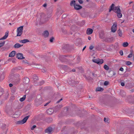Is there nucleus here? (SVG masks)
I'll list each match as a JSON object with an SVG mask.
<instances>
[{
  "label": "nucleus",
  "instance_id": "obj_58",
  "mask_svg": "<svg viewBox=\"0 0 134 134\" xmlns=\"http://www.w3.org/2000/svg\"><path fill=\"white\" fill-rule=\"evenodd\" d=\"M12 92L13 93H14L15 92V90H12Z\"/></svg>",
  "mask_w": 134,
  "mask_h": 134
},
{
  "label": "nucleus",
  "instance_id": "obj_27",
  "mask_svg": "<svg viewBox=\"0 0 134 134\" xmlns=\"http://www.w3.org/2000/svg\"><path fill=\"white\" fill-rule=\"evenodd\" d=\"M4 92V91L3 89L0 87V96H2Z\"/></svg>",
  "mask_w": 134,
  "mask_h": 134
},
{
  "label": "nucleus",
  "instance_id": "obj_39",
  "mask_svg": "<svg viewBox=\"0 0 134 134\" xmlns=\"http://www.w3.org/2000/svg\"><path fill=\"white\" fill-rule=\"evenodd\" d=\"M54 39V38L53 37H52L50 39L49 41L50 42H52L53 41V40Z\"/></svg>",
  "mask_w": 134,
  "mask_h": 134
},
{
  "label": "nucleus",
  "instance_id": "obj_33",
  "mask_svg": "<svg viewBox=\"0 0 134 134\" xmlns=\"http://www.w3.org/2000/svg\"><path fill=\"white\" fill-rule=\"evenodd\" d=\"M1 78H2V79H4L5 77V73L4 72H3L1 76Z\"/></svg>",
  "mask_w": 134,
  "mask_h": 134
},
{
  "label": "nucleus",
  "instance_id": "obj_28",
  "mask_svg": "<svg viewBox=\"0 0 134 134\" xmlns=\"http://www.w3.org/2000/svg\"><path fill=\"white\" fill-rule=\"evenodd\" d=\"M99 36L100 38L102 39L104 38V35L103 33L102 32H101L100 33Z\"/></svg>",
  "mask_w": 134,
  "mask_h": 134
},
{
  "label": "nucleus",
  "instance_id": "obj_41",
  "mask_svg": "<svg viewBox=\"0 0 134 134\" xmlns=\"http://www.w3.org/2000/svg\"><path fill=\"white\" fill-rule=\"evenodd\" d=\"M119 53L121 55H123V52L122 50H120L119 52Z\"/></svg>",
  "mask_w": 134,
  "mask_h": 134
},
{
  "label": "nucleus",
  "instance_id": "obj_15",
  "mask_svg": "<svg viewBox=\"0 0 134 134\" xmlns=\"http://www.w3.org/2000/svg\"><path fill=\"white\" fill-rule=\"evenodd\" d=\"M23 45H21L19 43H16L14 46V47L15 48H18L22 46Z\"/></svg>",
  "mask_w": 134,
  "mask_h": 134
},
{
  "label": "nucleus",
  "instance_id": "obj_29",
  "mask_svg": "<svg viewBox=\"0 0 134 134\" xmlns=\"http://www.w3.org/2000/svg\"><path fill=\"white\" fill-rule=\"evenodd\" d=\"M98 61L99 63L98 64H101L103 62V60L102 59H98Z\"/></svg>",
  "mask_w": 134,
  "mask_h": 134
},
{
  "label": "nucleus",
  "instance_id": "obj_17",
  "mask_svg": "<svg viewBox=\"0 0 134 134\" xmlns=\"http://www.w3.org/2000/svg\"><path fill=\"white\" fill-rule=\"evenodd\" d=\"M16 52L15 51H13L12 52H11L9 54V57H14L15 55L16 54Z\"/></svg>",
  "mask_w": 134,
  "mask_h": 134
},
{
  "label": "nucleus",
  "instance_id": "obj_47",
  "mask_svg": "<svg viewBox=\"0 0 134 134\" xmlns=\"http://www.w3.org/2000/svg\"><path fill=\"white\" fill-rule=\"evenodd\" d=\"M77 59L78 60V62H79L80 60V58L79 57H77Z\"/></svg>",
  "mask_w": 134,
  "mask_h": 134
},
{
  "label": "nucleus",
  "instance_id": "obj_25",
  "mask_svg": "<svg viewBox=\"0 0 134 134\" xmlns=\"http://www.w3.org/2000/svg\"><path fill=\"white\" fill-rule=\"evenodd\" d=\"M70 5L71 6H74L75 5V1L74 0L72 1L70 3Z\"/></svg>",
  "mask_w": 134,
  "mask_h": 134
},
{
  "label": "nucleus",
  "instance_id": "obj_54",
  "mask_svg": "<svg viewBox=\"0 0 134 134\" xmlns=\"http://www.w3.org/2000/svg\"><path fill=\"white\" fill-rule=\"evenodd\" d=\"M88 38L89 40H90L91 39V38L90 36H88Z\"/></svg>",
  "mask_w": 134,
  "mask_h": 134
},
{
  "label": "nucleus",
  "instance_id": "obj_62",
  "mask_svg": "<svg viewBox=\"0 0 134 134\" xmlns=\"http://www.w3.org/2000/svg\"><path fill=\"white\" fill-rule=\"evenodd\" d=\"M66 111H67L68 110V108H66Z\"/></svg>",
  "mask_w": 134,
  "mask_h": 134
},
{
  "label": "nucleus",
  "instance_id": "obj_35",
  "mask_svg": "<svg viewBox=\"0 0 134 134\" xmlns=\"http://www.w3.org/2000/svg\"><path fill=\"white\" fill-rule=\"evenodd\" d=\"M132 63L130 61H127L126 62V64L127 65H130L132 64Z\"/></svg>",
  "mask_w": 134,
  "mask_h": 134
},
{
  "label": "nucleus",
  "instance_id": "obj_43",
  "mask_svg": "<svg viewBox=\"0 0 134 134\" xmlns=\"http://www.w3.org/2000/svg\"><path fill=\"white\" fill-rule=\"evenodd\" d=\"M94 48V46L92 45H91L89 47V49L90 50H92Z\"/></svg>",
  "mask_w": 134,
  "mask_h": 134
},
{
  "label": "nucleus",
  "instance_id": "obj_57",
  "mask_svg": "<svg viewBox=\"0 0 134 134\" xmlns=\"http://www.w3.org/2000/svg\"><path fill=\"white\" fill-rule=\"evenodd\" d=\"M86 46H85L83 48L82 51H83L86 48Z\"/></svg>",
  "mask_w": 134,
  "mask_h": 134
},
{
  "label": "nucleus",
  "instance_id": "obj_24",
  "mask_svg": "<svg viewBox=\"0 0 134 134\" xmlns=\"http://www.w3.org/2000/svg\"><path fill=\"white\" fill-rule=\"evenodd\" d=\"M104 90L103 88L100 87H97L96 89V91H103Z\"/></svg>",
  "mask_w": 134,
  "mask_h": 134
},
{
  "label": "nucleus",
  "instance_id": "obj_8",
  "mask_svg": "<svg viewBox=\"0 0 134 134\" xmlns=\"http://www.w3.org/2000/svg\"><path fill=\"white\" fill-rule=\"evenodd\" d=\"M8 31H7L5 32L4 36L0 38V40L5 39L7 38L8 36Z\"/></svg>",
  "mask_w": 134,
  "mask_h": 134
},
{
  "label": "nucleus",
  "instance_id": "obj_9",
  "mask_svg": "<svg viewBox=\"0 0 134 134\" xmlns=\"http://www.w3.org/2000/svg\"><path fill=\"white\" fill-rule=\"evenodd\" d=\"M53 111L54 110L51 108L49 109H47L46 111L47 113L49 115H51L52 114Z\"/></svg>",
  "mask_w": 134,
  "mask_h": 134
},
{
  "label": "nucleus",
  "instance_id": "obj_13",
  "mask_svg": "<svg viewBox=\"0 0 134 134\" xmlns=\"http://www.w3.org/2000/svg\"><path fill=\"white\" fill-rule=\"evenodd\" d=\"M65 68L66 69H67V70L68 71V72H70V71H72V72H75V69H72V70H71V69L69 68L66 65L64 66Z\"/></svg>",
  "mask_w": 134,
  "mask_h": 134
},
{
  "label": "nucleus",
  "instance_id": "obj_4",
  "mask_svg": "<svg viewBox=\"0 0 134 134\" xmlns=\"http://www.w3.org/2000/svg\"><path fill=\"white\" fill-rule=\"evenodd\" d=\"M23 26H21L18 27L17 30V36H20L22 34Z\"/></svg>",
  "mask_w": 134,
  "mask_h": 134
},
{
  "label": "nucleus",
  "instance_id": "obj_16",
  "mask_svg": "<svg viewBox=\"0 0 134 134\" xmlns=\"http://www.w3.org/2000/svg\"><path fill=\"white\" fill-rule=\"evenodd\" d=\"M29 82V79L27 77L24 78L23 80V82L25 84L28 83Z\"/></svg>",
  "mask_w": 134,
  "mask_h": 134
},
{
  "label": "nucleus",
  "instance_id": "obj_3",
  "mask_svg": "<svg viewBox=\"0 0 134 134\" xmlns=\"http://www.w3.org/2000/svg\"><path fill=\"white\" fill-rule=\"evenodd\" d=\"M40 16V21L42 23H44L48 20L47 17L43 13L41 14Z\"/></svg>",
  "mask_w": 134,
  "mask_h": 134
},
{
  "label": "nucleus",
  "instance_id": "obj_60",
  "mask_svg": "<svg viewBox=\"0 0 134 134\" xmlns=\"http://www.w3.org/2000/svg\"><path fill=\"white\" fill-rule=\"evenodd\" d=\"M130 52H131V53H132L133 52V51L132 50H131Z\"/></svg>",
  "mask_w": 134,
  "mask_h": 134
},
{
  "label": "nucleus",
  "instance_id": "obj_52",
  "mask_svg": "<svg viewBox=\"0 0 134 134\" xmlns=\"http://www.w3.org/2000/svg\"><path fill=\"white\" fill-rule=\"evenodd\" d=\"M47 4H46V3H45V4H44L43 5V6L44 7H46V6H47Z\"/></svg>",
  "mask_w": 134,
  "mask_h": 134
},
{
  "label": "nucleus",
  "instance_id": "obj_56",
  "mask_svg": "<svg viewBox=\"0 0 134 134\" xmlns=\"http://www.w3.org/2000/svg\"><path fill=\"white\" fill-rule=\"evenodd\" d=\"M15 75L16 76L18 77H19L20 76V75L18 74H16Z\"/></svg>",
  "mask_w": 134,
  "mask_h": 134
},
{
  "label": "nucleus",
  "instance_id": "obj_64",
  "mask_svg": "<svg viewBox=\"0 0 134 134\" xmlns=\"http://www.w3.org/2000/svg\"><path fill=\"white\" fill-rule=\"evenodd\" d=\"M132 31L134 33V29L132 30Z\"/></svg>",
  "mask_w": 134,
  "mask_h": 134
},
{
  "label": "nucleus",
  "instance_id": "obj_26",
  "mask_svg": "<svg viewBox=\"0 0 134 134\" xmlns=\"http://www.w3.org/2000/svg\"><path fill=\"white\" fill-rule=\"evenodd\" d=\"M128 44V43L127 42H125L123 43L122 46L124 47H126Z\"/></svg>",
  "mask_w": 134,
  "mask_h": 134
},
{
  "label": "nucleus",
  "instance_id": "obj_22",
  "mask_svg": "<svg viewBox=\"0 0 134 134\" xmlns=\"http://www.w3.org/2000/svg\"><path fill=\"white\" fill-rule=\"evenodd\" d=\"M26 97V95H24L19 100L21 102H23L25 100Z\"/></svg>",
  "mask_w": 134,
  "mask_h": 134
},
{
  "label": "nucleus",
  "instance_id": "obj_7",
  "mask_svg": "<svg viewBox=\"0 0 134 134\" xmlns=\"http://www.w3.org/2000/svg\"><path fill=\"white\" fill-rule=\"evenodd\" d=\"M117 24L116 23L114 24L111 27V31L113 32H115L116 30Z\"/></svg>",
  "mask_w": 134,
  "mask_h": 134
},
{
  "label": "nucleus",
  "instance_id": "obj_40",
  "mask_svg": "<svg viewBox=\"0 0 134 134\" xmlns=\"http://www.w3.org/2000/svg\"><path fill=\"white\" fill-rule=\"evenodd\" d=\"M36 127V126L35 125H34L31 128V130H33Z\"/></svg>",
  "mask_w": 134,
  "mask_h": 134
},
{
  "label": "nucleus",
  "instance_id": "obj_23",
  "mask_svg": "<svg viewBox=\"0 0 134 134\" xmlns=\"http://www.w3.org/2000/svg\"><path fill=\"white\" fill-rule=\"evenodd\" d=\"M70 83L72 86H73L76 84V82L75 81L72 80L70 82Z\"/></svg>",
  "mask_w": 134,
  "mask_h": 134
},
{
  "label": "nucleus",
  "instance_id": "obj_53",
  "mask_svg": "<svg viewBox=\"0 0 134 134\" xmlns=\"http://www.w3.org/2000/svg\"><path fill=\"white\" fill-rule=\"evenodd\" d=\"M9 86L10 87H12L13 86V85L12 83H10L9 85Z\"/></svg>",
  "mask_w": 134,
  "mask_h": 134
},
{
  "label": "nucleus",
  "instance_id": "obj_37",
  "mask_svg": "<svg viewBox=\"0 0 134 134\" xmlns=\"http://www.w3.org/2000/svg\"><path fill=\"white\" fill-rule=\"evenodd\" d=\"M62 32L64 34H66L67 33V31L66 30L63 29H62Z\"/></svg>",
  "mask_w": 134,
  "mask_h": 134
},
{
  "label": "nucleus",
  "instance_id": "obj_18",
  "mask_svg": "<svg viewBox=\"0 0 134 134\" xmlns=\"http://www.w3.org/2000/svg\"><path fill=\"white\" fill-rule=\"evenodd\" d=\"M74 8L76 10H79L82 8V7L80 5L76 4L74 5Z\"/></svg>",
  "mask_w": 134,
  "mask_h": 134
},
{
  "label": "nucleus",
  "instance_id": "obj_2",
  "mask_svg": "<svg viewBox=\"0 0 134 134\" xmlns=\"http://www.w3.org/2000/svg\"><path fill=\"white\" fill-rule=\"evenodd\" d=\"M30 116V115L26 116L25 117L23 120H21L18 121L16 122L17 124H23L26 122Z\"/></svg>",
  "mask_w": 134,
  "mask_h": 134
},
{
  "label": "nucleus",
  "instance_id": "obj_30",
  "mask_svg": "<svg viewBox=\"0 0 134 134\" xmlns=\"http://www.w3.org/2000/svg\"><path fill=\"white\" fill-rule=\"evenodd\" d=\"M33 79L34 81H36L38 80V78L37 76L35 75Z\"/></svg>",
  "mask_w": 134,
  "mask_h": 134
},
{
  "label": "nucleus",
  "instance_id": "obj_63",
  "mask_svg": "<svg viewBox=\"0 0 134 134\" xmlns=\"http://www.w3.org/2000/svg\"><path fill=\"white\" fill-rule=\"evenodd\" d=\"M2 101H0V104H2Z\"/></svg>",
  "mask_w": 134,
  "mask_h": 134
},
{
  "label": "nucleus",
  "instance_id": "obj_31",
  "mask_svg": "<svg viewBox=\"0 0 134 134\" xmlns=\"http://www.w3.org/2000/svg\"><path fill=\"white\" fill-rule=\"evenodd\" d=\"M104 68L106 70H108L109 68V66L106 65H105L104 66Z\"/></svg>",
  "mask_w": 134,
  "mask_h": 134
},
{
  "label": "nucleus",
  "instance_id": "obj_32",
  "mask_svg": "<svg viewBox=\"0 0 134 134\" xmlns=\"http://www.w3.org/2000/svg\"><path fill=\"white\" fill-rule=\"evenodd\" d=\"M92 61L94 63H97V64H98V63H99L98 61V59H93L92 60Z\"/></svg>",
  "mask_w": 134,
  "mask_h": 134
},
{
  "label": "nucleus",
  "instance_id": "obj_34",
  "mask_svg": "<svg viewBox=\"0 0 134 134\" xmlns=\"http://www.w3.org/2000/svg\"><path fill=\"white\" fill-rule=\"evenodd\" d=\"M104 121L106 123H109V121L108 119L106 118H104Z\"/></svg>",
  "mask_w": 134,
  "mask_h": 134
},
{
  "label": "nucleus",
  "instance_id": "obj_20",
  "mask_svg": "<svg viewBox=\"0 0 134 134\" xmlns=\"http://www.w3.org/2000/svg\"><path fill=\"white\" fill-rule=\"evenodd\" d=\"M118 33L119 36L120 37L122 36V34L121 30H120V29H119L118 31Z\"/></svg>",
  "mask_w": 134,
  "mask_h": 134
},
{
  "label": "nucleus",
  "instance_id": "obj_36",
  "mask_svg": "<svg viewBox=\"0 0 134 134\" xmlns=\"http://www.w3.org/2000/svg\"><path fill=\"white\" fill-rule=\"evenodd\" d=\"M5 42L4 41L2 43H0V47L3 46L5 44Z\"/></svg>",
  "mask_w": 134,
  "mask_h": 134
},
{
  "label": "nucleus",
  "instance_id": "obj_12",
  "mask_svg": "<svg viewBox=\"0 0 134 134\" xmlns=\"http://www.w3.org/2000/svg\"><path fill=\"white\" fill-rule=\"evenodd\" d=\"M22 69V68L20 66L18 67L13 68L12 70V71H17Z\"/></svg>",
  "mask_w": 134,
  "mask_h": 134
},
{
  "label": "nucleus",
  "instance_id": "obj_1",
  "mask_svg": "<svg viewBox=\"0 0 134 134\" xmlns=\"http://www.w3.org/2000/svg\"><path fill=\"white\" fill-rule=\"evenodd\" d=\"M115 4H112L110 7V9H109V12H110L111 10H113L114 12L116 13L119 12L120 11V9L119 6L117 7H114Z\"/></svg>",
  "mask_w": 134,
  "mask_h": 134
},
{
  "label": "nucleus",
  "instance_id": "obj_38",
  "mask_svg": "<svg viewBox=\"0 0 134 134\" xmlns=\"http://www.w3.org/2000/svg\"><path fill=\"white\" fill-rule=\"evenodd\" d=\"M109 83V82L108 81H105L104 83V85L105 86H107V85Z\"/></svg>",
  "mask_w": 134,
  "mask_h": 134
},
{
  "label": "nucleus",
  "instance_id": "obj_11",
  "mask_svg": "<svg viewBox=\"0 0 134 134\" xmlns=\"http://www.w3.org/2000/svg\"><path fill=\"white\" fill-rule=\"evenodd\" d=\"M52 129L51 127H49L45 130V132L48 133H50L52 131Z\"/></svg>",
  "mask_w": 134,
  "mask_h": 134
},
{
  "label": "nucleus",
  "instance_id": "obj_14",
  "mask_svg": "<svg viewBox=\"0 0 134 134\" xmlns=\"http://www.w3.org/2000/svg\"><path fill=\"white\" fill-rule=\"evenodd\" d=\"M49 35V32L47 30L44 31L43 34V36L45 37H48Z\"/></svg>",
  "mask_w": 134,
  "mask_h": 134
},
{
  "label": "nucleus",
  "instance_id": "obj_55",
  "mask_svg": "<svg viewBox=\"0 0 134 134\" xmlns=\"http://www.w3.org/2000/svg\"><path fill=\"white\" fill-rule=\"evenodd\" d=\"M92 75L93 76H94L95 77L96 76V74H95L94 73H92Z\"/></svg>",
  "mask_w": 134,
  "mask_h": 134
},
{
  "label": "nucleus",
  "instance_id": "obj_50",
  "mask_svg": "<svg viewBox=\"0 0 134 134\" xmlns=\"http://www.w3.org/2000/svg\"><path fill=\"white\" fill-rule=\"evenodd\" d=\"M63 100V99L62 98H61L57 102V103H59L60 102L61 100Z\"/></svg>",
  "mask_w": 134,
  "mask_h": 134
},
{
  "label": "nucleus",
  "instance_id": "obj_46",
  "mask_svg": "<svg viewBox=\"0 0 134 134\" xmlns=\"http://www.w3.org/2000/svg\"><path fill=\"white\" fill-rule=\"evenodd\" d=\"M121 86H123L125 85V83L123 82H121Z\"/></svg>",
  "mask_w": 134,
  "mask_h": 134
},
{
  "label": "nucleus",
  "instance_id": "obj_5",
  "mask_svg": "<svg viewBox=\"0 0 134 134\" xmlns=\"http://www.w3.org/2000/svg\"><path fill=\"white\" fill-rule=\"evenodd\" d=\"M16 58L19 59H24L25 57H23V55L21 53H18L16 54Z\"/></svg>",
  "mask_w": 134,
  "mask_h": 134
},
{
  "label": "nucleus",
  "instance_id": "obj_48",
  "mask_svg": "<svg viewBox=\"0 0 134 134\" xmlns=\"http://www.w3.org/2000/svg\"><path fill=\"white\" fill-rule=\"evenodd\" d=\"M50 102H47V103H46L44 105V106H46L49 103H50Z\"/></svg>",
  "mask_w": 134,
  "mask_h": 134
},
{
  "label": "nucleus",
  "instance_id": "obj_6",
  "mask_svg": "<svg viewBox=\"0 0 134 134\" xmlns=\"http://www.w3.org/2000/svg\"><path fill=\"white\" fill-rule=\"evenodd\" d=\"M66 57L65 55H62L59 56V59L62 62H66Z\"/></svg>",
  "mask_w": 134,
  "mask_h": 134
},
{
  "label": "nucleus",
  "instance_id": "obj_44",
  "mask_svg": "<svg viewBox=\"0 0 134 134\" xmlns=\"http://www.w3.org/2000/svg\"><path fill=\"white\" fill-rule=\"evenodd\" d=\"M78 2L80 4H82L83 2V1L82 0H78Z\"/></svg>",
  "mask_w": 134,
  "mask_h": 134
},
{
  "label": "nucleus",
  "instance_id": "obj_51",
  "mask_svg": "<svg viewBox=\"0 0 134 134\" xmlns=\"http://www.w3.org/2000/svg\"><path fill=\"white\" fill-rule=\"evenodd\" d=\"M112 72H113V76H115L116 75V73L115 72L113 71Z\"/></svg>",
  "mask_w": 134,
  "mask_h": 134
},
{
  "label": "nucleus",
  "instance_id": "obj_49",
  "mask_svg": "<svg viewBox=\"0 0 134 134\" xmlns=\"http://www.w3.org/2000/svg\"><path fill=\"white\" fill-rule=\"evenodd\" d=\"M119 70L121 71H123L124 70V69L122 68L121 67L119 69Z\"/></svg>",
  "mask_w": 134,
  "mask_h": 134
},
{
  "label": "nucleus",
  "instance_id": "obj_45",
  "mask_svg": "<svg viewBox=\"0 0 134 134\" xmlns=\"http://www.w3.org/2000/svg\"><path fill=\"white\" fill-rule=\"evenodd\" d=\"M44 83V81H41V82L39 84V85H42V84H43Z\"/></svg>",
  "mask_w": 134,
  "mask_h": 134
},
{
  "label": "nucleus",
  "instance_id": "obj_21",
  "mask_svg": "<svg viewBox=\"0 0 134 134\" xmlns=\"http://www.w3.org/2000/svg\"><path fill=\"white\" fill-rule=\"evenodd\" d=\"M116 13L117 14V16L118 18H120L122 17V15L121 13V11Z\"/></svg>",
  "mask_w": 134,
  "mask_h": 134
},
{
  "label": "nucleus",
  "instance_id": "obj_59",
  "mask_svg": "<svg viewBox=\"0 0 134 134\" xmlns=\"http://www.w3.org/2000/svg\"><path fill=\"white\" fill-rule=\"evenodd\" d=\"M49 120H50L51 121H52V118H49L48 119Z\"/></svg>",
  "mask_w": 134,
  "mask_h": 134
},
{
  "label": "nucleus",
  "instance_id": "obj_42",
  "mask_svg": "<svg viewBox=\"0 0 134 134\" xmlns=\"http://www.w3.org/2000/svg\"><path fill=\"white\" fill-rule=\"evenodd\" d=\"M132 55H133L132 54V53H131L130 54H129L128 55V57L129 58H130L132 56Z\"/></svg>",
  "mask_w": 134,
  "mask_h": 134
},
{
  "label": "nucleus",
  "instance_id": "obj_61",
  "mask_svg": "<svg viewBox=\"0 0 134 134\" xmlns=\"http://www.w3.org/2000/svg\"><path fill=\"white\" fill-rule=\"evenodd\" d=\"M42 70V71L43 72H45V71H45V70H44V69H43V70Z\"/></svg>",
  "mask_w": 134,
  "mask_h": 134
},
{
  "label": "nucleus",
  "instance_id": "obj_10",
  "mask_svg": "<svg viewBox=\"0 0 134 134\" xmlns=\"http://www.w3.org/2000/svg\"><path fill=\"white\" fill-rule=\"evenodd\" d=\"M93 32V30L91 28H88L87 29L86 31V34L87 35H90Z\"/></svg>",
  "mask_w": 134,
  "mask_h": 134
},
{
  "label": "nucleus",
  "instance_id": "obj_19",
  "mask_svg": "<svg viewBox=\"0 0 134 134\" xmlns=\"http://www.w3.org/2000/svg\"><path fill=\"white\" fill-rule=\"evenodd\" d=\"M29 41V40L27 39H24L23 40H21L19 41L20 42L22 43H26L28 42Z\"/></svg>",
  "mask_w": 134,
  "mask_h": 134
}]
</instances>
